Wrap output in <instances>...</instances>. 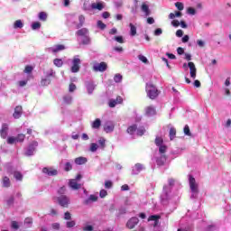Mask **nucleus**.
Returning a JSON list of instances; mask_svg holds the SVG:
<instances>
[{
    "label": "nucleus",
    "instance_id": "nucleus-25",
    "mask_svg": "<svg viewBox=\"0 0 231 231\" xmlns=\"http://www.w3.org/2000/svg\"><path fill=\"white\" fill-rule=\"evenodd\" d=\"M100 125H102V121L97 118L91 125L92 129H100Z\"/></svg>",
    "mask_w": 231,
    "mask_h": 231
},
{
    "label": "nucleus",
    "instance_id": "nucleus-42",
    "mask_svg": "<svg viewBox=\"0 0 231 231\" xmlns=\"http://www.w3.org/2000/svg\"><path fill=\"white\" fill-rule=\"evenodd\" d=\"M138 59H139V60H141V62H143V64H148L149 63V60H147V57H145L142 54H140L138 56Z\"/></svg>",
    "mask_w": 231,
    "mask_h": 231
},
{
    "label": "nucleus",
    "instance_id": "nucleus-36",
    "mask_svg": "<svg viewBox=\"0 0 231 231\" xmlns=\"http://www.w3.org/2000/svg\"><path fill=\"white\" fill-rule=\"evenodd\" d=\"M98 198L95 195H90V197L85 200V205H88L90 201H97Z\"/></svg>",
    "mask_w": 231,
    "mask_h": 231
},
{
    "label": "nucleus",
    "instance_id": "nucleus-62",
    "mask_svg": "<svg viewBox=\"0 0 231 231\" xmlns=\"http://www.w3.org/2000/svg\"><path fill=\"white\" fill-rule=\"evenodd\" d=\"M14 196H11L8 199H7V205L10 207V205H14Z\"/></svg>",
    "mask_w": 231,
    "mask_h": 231
},
{
    "label": "nucleus",
    "instance_id": "nucleus-17",
    "mask_svg": "<svg viewBox=\"0 0 231 231\" xmlns=\"http://www.w3.org/2000/svg\"><path fill=\"white\" fill-rule=\"evenodd\" d=\"M11 185L12 182L10 181V178L7 176L2 178V187H4V189H8L11 187Z\"/></svg>",
    "mask_w": 231,
    "mask_h": 231
},
{
    "label": "nucleus",
    "instance_id": "nucleus-32",
    "mask_svg": "<svg viewBox=\"0 0 231 231\" xmlns=\"http://www.w3.org/2000/svg\"><path fill=\"white\" fill-rule=\"evenodd\" d=\"M48 19V14H46V12H41L39 14V20L40 21H46Z\"/></svg>",
    "mask_w": 231,
    "mask_h": 231
},
{
    "label": "nucleus",
    "instance_id": "nucleus-33",
    "mask_svg": "<svg viewBox=\"0 0 231 231\" xmlns=\"http://www.w3.org/2000/svg\"><path fill=\"white\" fill-rule=\"evenodd\" d=\"M136 131L137 136H143L145 134V128L143 126L137 128Z\"/></svg>",
    "mask_w": 231,
    "mask_h": 231
},
{
    "label": "nucleus",
    "instance_id": "nucleus-5",
    "mask_svg": "<svg viewBox=\"0 0 231 231\" xmlns=\"http://www.w3.org/2000/svg\"><path fill=\"white\" fill-rule=\"evenodd\" d=\"M58 203L60 205V207H63L64 208H68L69 207V198L66 195H61L58 197Z\"/></svg>",
    "mask_w": 231,
    "mask_h": 231
},
{
    "label": "nucleus",
    "instance_id": "nucleus-3",
    "mask_svg": "<svg viewBox=\"0 0 231 231\" xmlns=\"http://www.w3.org/2000/svg\"><path fill=\"white\" fill-rule=\"evenodd\" d=\"M189 189L193 194H198L199 192V189L198 188V182H196V179L192 175H189Z\"/></svg>",
    "mask_w": 231,
    "mask_h": 231
},
{
    "label": "nucleus",
    "instance_id": "nucleus-26",
    "mask_svg": "<svg viewBox=\"0 0 231 231\" xmlns=\"http://www.w3.org/2000/svg\"><path fill=\"white\" fill-rule=\"evenodd\" d=\"M62 50H66V47L62 44H58L55 48L51 49L52 53H58V51H62Z\"/></svg>",
    "mask_w": 231,
    "mask_h": 231
},
{
    "label": "nucleus",
    "instance_id": "nucleus-12",
    "mask_svg": "<svg viewBox=\"0 0 231 231\" xmlns=\"http://www.w3.org/2000/svg\"><path fill=\"white\" fill-rule=\"evenodd\" d=\"M13 116L16 120L19 119L21 116H23V106H15Z\"/></svg>",
    "mask_w": 231,
    "mask_h": 231
},
{
    "label": "nucleus",
    "instance_id": "nucleus-21",
    "mask_svg": "<svg viewBox=\"0 0 231 231\" xmlns=\"http://www.w3.org/2000/svg\"><path fill=\"white\" fill-rule=\"evenodd\" d=\"M137 129H138L137 125H132L128 126V128L126 129V133L128 134L133 135V134H134V133H136Z\"/></svg>",
    "mask_w": 231,
    "mask_h": 231
},
{
    "label": "nucleus",
    "instance_id": "nucleus-43",
    "mask_svg": "<svg viewBox=\"0 0 231 231\" xmlns=\"http://www.w3.org/2000/svg\"><path fill=\"white\" fill-rule=\"evenodd\" d=\"M98 149V144H97V143H92L91 144H90V149H89V151L91 152H97V150Z\"/></svg>",
    "mask_w": 231,
    "mask_h": 231
},
{
    "label": "nucleus",
    "instance_id": "nucleus-15",
    "mask_svg": "<svg viewBox=\"0 0 231 231\" xmlns=\"http://www.w3.org/2000/svg\"><path fill=\"white\" fill-rule=\"evenodd\" d=\"M76 35H78V37H86L89 35V30H88V28L79 29L76 32Z\"/></svg>",
    "mask_w": 231,
    "mask_h": 231
},
{
    "label": "nucleus",
    "instance_id": "nucleus-6",
    "mask_svg": "<svg viewBox=\"0 0 231 231\" xmlns=\"http://www.w3.org/2000/svg\"><path fill=\"white\" fill-rule=\"evenodd\" d=\"M72 73H79L80 71V59L74 58L72 60V67L70 69Z\"/></svg>",
    "mask_w": 231,
    "mask_h": 231
},
{
    "label": "nucleus",
    "instance_id": "nucleus-49",
    "mask_svg": "<svg viewBox=\"0 0 231 231\" xmlns=\"http://www.w3.org/2000/svg\"><path fill=\"white\" fill-rule=\"evenodd\" d=\"M24 138H26V135L19 134L16 137V142H24Z\"/></svg>",
    "mask_w": 231,
    "mask_h": 231
},
{
    "label": "nucleus",
    "instance_id": "nucleus-58",
    "mask_svg": "<svg viewBox=\"0 0 231 231\" xmlns=\"http://www.w3.org/2000/svg\"><path fill=\"white\" fill-rule=\"evenodd\" d=\"M114 80H115V82H122V75L116 74V75L114 77Z\"/></svg>",
    "mask_w": 231,
    "mask_h": 231
},
{
    "label": "nucleus",
    "instance_id": "nucleus-28",
    "mask_svg": "<svg viewBox=\"0 0 231 231\" xmlns=\"http://www.w3.org/2000/svg\"><path fill=\"white\" fill-rule=\"evenodd\" d=\"M14 178H15L17 181H23V173H21L20 171H14Z\"/></svg>",
    "mask_w": 231,
    "mask_h": 231
},
{
    "label": "nucleus",
    "instance_id": "nucleus-22",
    "mask_svg": "<svg viewBox=\"0 0 231 231\" xmlns=\"http://www.w3.org/2000/svg\"><path fill=\"white\" fill-rule=\"evenodd\" d=\"M91 8L92 10H99L102 11L104 10V4L98 2V3H92L91 4Z\"/></svg>",
    "mask_w": 231,
    "mask_h": 231
},
{
    "label": "nucleus",
    "instance_id": "nucleus-59",
    "mask_svg": "<svg viewBox=\"0 0 231 231\" xmlns=\"http://www.w3.org/2000/svg\"><path fill=\"white\" fill-rule=\"evenodd\" d=\"M113 187V182L111 180L105 181V188L111 189Z\"/></svg>",
    "mask_w": 231,
    "mask_h": 231
},
{
    "label": "nucleus",
    "instance_id": "nucleus-23",
    "mask_svg": "<svg viewBox=\"0 0 231 231\" xmlns=\"http://www.w3.org/2000/svg\"><path fill=\"white\" fill-rule=\"evenodd\" d=\"M76 165H84V163H88V158L86 157H78L75 159Z\"/></svg>",
    "mask_w": 231,
    "mask_h": 231
},
{
    "label": "nucleus",
    "instance_id": "nucleus-61",
    "mask_svg": "<svg viewBox=\"0 0 231 231\" xmlns=\"http://www.w3.org/2000/svg\"><path fill=\"white\" fill-rule=\"evenodd\" d=\"M99 196H100V198H106V196H107V190L101 189L99 192Z\"/></svg>",
    "mask_w": 231,
    "mask_h": 231
},
{
    "label": "nucleus",
    "instance_id": "nucleus-7",
    "mask_svg": "<svg viewBox=\"0 0 231 231\" xmlns=\"http://www.w3.org/2000/svg\"><path fill=\"white\" fill-rule=\"evenodd\" d=\"M138 223H140V219H138L136 217H133L126 222V227H128L129 230H133V228H134Z\"/></svg>",
    "mask_w": 231,
    "mask_h": 231
},
{
    "label": "nucleus",
    "instance_id": "nucleus-8",
    "mask_svg": "<svg viewBox=\"0 0 231 231\" xmlns=\"http://www.w3.org/2000/svg\"><path fill=\"white\" fill-rule=\"evenodd\" d=\"M39 145V143L37 141H33L29 146L25 152L26 156H32L33 152H35V147Z\"/></svg>",
    "mask_w": 231,
    "mask_h": 231
},
{
    "label": "nucleus",
    "instance_id": "nucleus-44",
    "mask_svg": "<svg viewBox=\"0 0 231 231\" xmlns=\"http://www.w3.org/2000/svg\"><path fill=\"white\" fill-rule=\"evenodd\" d=\"M32 71H33V67L30 65H26L24 68L23 73L30 74L32 73Z\"/></svg>",
    "mask_w": 231,
    "mask_h": 231
},
{
    "label": "nucleus",
    "instance_id": "nucleus-34",
    "mask_svg": "<svg viewBox=\"0 0 231 231\" xmlns=\"http://www.w3.org/2000/svg\"><path fill=\"white\" fill-rule=\"evenodd\" d=\"M162 217L160 215H152L149 217L148 221H155V223H158V219H160Z\"/></svg>",
    "mask_w": 231,
    "mask_h": 231
},
{
    "label": "nucleus",
    "instance_id": "nucleus-41",
    "mask_svg": "<svg viewBox=\"0 0 231 231\" xmlns=\"http://www.w3.org/2000/svg\"><path fill=\"white\" fill-rule=\"evenodd\" d=\"M15 142H17V138L16 137L11 136V137L7 138V143L9 145H14V143H15Z\"/></svg>",
    "mask_w": 231,
    "mask_h": 231
},
{
    "label": "nucleus",
    "instance_id": "nucleus-39",
    "mask_svg": "<svg viewBox=\"0 0 231 231\" xmlns=\"http://www.w3.org/2000/svg\"><path fill=\"white\" fill-rule=\"evenodd\" d=\"M159 152L160 154H165L167 152V145L162 144L159 146Z\"/></svg>",
    "mask_w": 231,
    "mask_h": 231
},
{
    "label": "nucleus",
    "instance_id": "nucleus-19",
    "mask_svg": "<svg viewBox=\"0 0 231 231\" xmlns=\"http://www.w3.org/2000/svg\"><path fill=\"white\" fill-rule=\"evenodd\" d=\"M86 88L88 95H91L95 91V84L91 81L86 83Z\"/></svg>",
    "mask_w": 231,
    "mask_h": 231
},
{
    "label": "nucleus",
    "instance_id": "nucleus-40",
    "mask_svg": "<svg viewBox=\"0 0 231 231\" xmlns=\"http://www.w3.org/2000/svg\"><path fill=\"white\" fill-rule=\"evenodd\" d=\"M83 40H82V44H89L91 42V38H89V34H88L87 36H83Z\"/></svg>",
    "mask_w": 231,
    "mask_h": 231
},
{
    "label": "nucleus",
    "instance_id": "nucleus-10",
    "mask_svg": "<svg viewBox=\"0 0 231 231\" xmlns=\"http://www.w3.org/2000/svg\"><path fill=\"white\" fill-rule=\"evenodd\" d=\"M69 187L72 189V190H79V189L82 188V184L78 183L77 180L71 179L69 181Z\"/></svg>",
    "mask_w": 231,
    "mask_h": 231
},
{
    "label": "nucleus",
    "instance_id": "nucleus-9",
    "mask_svg": "<svg viewBox=\"0 0 231 231\" xmlns=\"http://www.w3.org/2000/svg\"><path fill=\"white\" fill-rule=\"evenodd\" d=\"M42 172L43 174H47V176H57V174H59V171L56 169L48 167H44Z\"/></svg>",
    "mask_w": 231,
    "mask_h": 231
},
{
    "label": "nucleus",
    "instance_id": "nucleus-47",
    "mask_svg": "<svg viewBox=\"0 0 231 231\" xmlns=\"http://www.w3.org/2000/svg\"><path fill=\"white\" fill-rule=\"evenodd\" d=\"M97 28H99L100 30H106V23H102V21L98 20L97 21Z\"/></svg>",
    "mask_w": 231,
    "mask_h": 231
},
{
    "label": "nucleus",
    "instance_id": "nucleus-45",
    "mask_svg": "<svg viewBox=\"0 0 231 231\" xmlns=\"http://www.w3.org/2000/svg\"><path fill=\"white\" fill-rule=\"evenodd\" d=\"M184 134H186V136H191L192 134L190 133V128L189 127V125H186L184 126Z\"/></svg>",
    "mask_w": 231,
    "mask_h": 231
},
{
    "label": "nucleus",
    "instance_id": "nucleus-18",
    "mask_svg": "<svg viewBox=\"0 0 231 231\" xmlns=\"http://www.w3.org/2000/svg\"><path fill=\"white\" fill-rule=\"evenodd\" d=\"M141 10L143 12V14L147 16L151 15V9H149V5L147 4L143 3L141 5Z\"/></svg>",
    "mask_w": 231,
    "mask_h": 231
},
{
    "label": "nucleus",
    "instance_id": "nucleus-13",
    "mask_svg": "<svg viewBox=\"0 0 231 231\" xmlns=\"http://www.w3.org/2000/svg\"><path fill=\"white\" fill-rule=\"evenodd\" d=\"M0 135H1V138H6V136H8V124L6 123H4L2 125V128L0 130Z\"/></svg>",
    "mask_w": 231,
    "mask_h": 231
},
{
    "label": "nucleus",
    "instance_id": "nucleus-46",
    "mask_svg": "<svg viewBox=\"0 0 231 231\" xmlns=\"http://www.w3.org/2000/svg\"><path fill=\"white\" fill-rule=\"evenodd\" d=\"M75 225H77V222H75V220L68 221L66 223L67 228H73V226H75Z\"/></svg>",
    "mask_w": 231,
    "mask_h": 231
},
{
    "label": "nucleus",
    "instance_id": "nucleus-20",
    "mask_svg": "<svg viewBox=\"0 0 231 231\" xmlns=\"http://www.w3.org/2000/svg\"><path fill=\"white\" fill-rule=\"evenodd\" d=\"M165 162H167V156L162 154L159 159H157L156 163L159 167L165 165Z\"/></svg>",
    "mask_w": 231,
    "mask_h": 231
},
{
    "label": "nucleus",
    "instance_id": "nucleus-56",
    "mask_svg": "<svg viewBox=\"0 0 231 231\" xmlns=\"http://www.w3.org/2000/svg\"><path fill=\"white\" fill-rule=\"evenodd\" d=\"M98 143H99L101 149H104L106 147V139H104V138L99 139Z\"/></svg>",
    "mask_w": 231,
    "mask_h": 231
},
{
    "label": "nucleus",
    "instance_id": "nucleus-24",
    "mask_svg": "<svg viewBox=\"0 0 231 231\" xmlns=\"http://www.w3.org/2000/svg\"><path fill=\"white\" fill-rule=\"evenodd\" d=\"M79 23L76 25L77 30H79V28H82L84 26V23H86V17L84 15L79 16Z\"/></svg>",
    "mask_w": 231,
    "mask_h": 231
},
{
    "label": "nucleus",
    "instance_id": "nucleus-27",
    "mask_svg": "<svg viewBox=\"0 0 231 231\" xmlns=\"http://www.w3.org/2000/svg\"><path fill=\"white\" fill-rule=\"evenodd\" d=\"M129 26H130V35L132 37H134L136 35V26H134V24L133 23H130Z\"/></svg>",
    "mask_w": 231,
    "mask_h": 231
},
{
    "label": "nucleus",
    "instance_id": "nucleus-57",
    "mask_svg": "<svg viewBox=\"0 0 231 231\" xmlns=\"http://www.w3.org/2000/svg\"><path fill=\"white\" fill-rule=\"evenodd\" d=\"M118 103L116 99H110L109 101V107H116Z\"/></svg>",
    "mask_w": 231,
    "mask_h": 231
},
{
    "label": "nucleus",
    "instance_id": "nucleus-14",
    "mask_svg": "<svg viewBox=\"0 0 231 231\" xmlns=\"http://www.w3.org/2000/svg\"><path fill=\"white\" fill-rule=\"evenodd\" d=\"M105 133H113L115 131V124L108 122L104 126Z\"/></svg>",
    "mask_w": 231,
    "mask_h": 231
},
{
    "label": "nucleus",
    "instance_id": "nucleus-48",
    "mask_svg": "<svg viewBox=\"0 0 231 231\" xmlns=\"http://www.w3.org/2000/svg\"><path fill=\"white\" fill-rule=\"evenodd\" d=\"M114 41H116V42H119V44H124V37L123 36H115Z\"/></svg>",
    "mask_w": 231,
    "mask_h": 231
},
{
    "label": "nucleus",
    "instance_id": "nucleus-29",
    "mask_svg": "<svg viewBox=\"0 0 231 231\" xmlns=\"http://www.w3.org/2000/svg\"><path fill=\"white\" fill-rule=\"evenodd\" d=\"M24 26V23H23V21L21 20H16L14 23V28L17 30V28H23Z\"/></svg>",
    "mask_w": 231,
    "mask_h": 231
},
{
    "label": "nucleus",
    "instance_id": "nucleus-50",
    "mask_svg": "<svg viewBox=\"0 0 231 231\" xmlns=\"http://www.w3.org/2000/svg\"><path fill=\"white\" fill-rule=\"evenodd\" d=\"M39 28H41V23L39 22H35L32 24V30H39Z\"/></svg>",
    "mask_w": 231,
    "mask_h": 231
},
{
    "label": "nucleus",
    "instance_id": "nucleus-54",
    "mask_svg": "<svg viewBox=\"0 0 231 231\" xmlns=\"http://www.w3.org/2000/svg\"><path fill=\"white\" fill-rule=\"evenodd\" d=\"M11 226L14 230H19V223L17 221H12Z\"/></svg>",
    "mask_w": 231,
    "mask_h": 231
},
{
    "label": "nucleus",
    "instance_id": "nucleus-63",
    "mask_svg": "<svg viewBox=\"0 0 231 231\" xmlns=\"http://www.w3.org/2000/svg\"><path fill=\"white\" fill-rule=\"evenodd\" d=\"M51 227L53 228V230H59L60 228V224L53 223L51 224Z\"/></svg>",
    "mask_w": 231,
    "mask_h": 231
},
{
    "label": "nucleus",
    "instance_id": "nucleus-4",
    "mask_svg": "<svg viewBox=\"0 0 231 231\" xmlns=\"http://www.w3.org/2000/svg\"><path fill=\"white\" fill-rule=\"evenodd\" d=\"M93 71L104 73L107 69V63L102 61L100 63H94L92 67Z\"/></svg>",
    "mask_w": 231,
    "mask_h": 231
},
{
    "label": "nucleus",
    "instance_id": "nucleus-35",
    "mask_svg": "<svg viewBox=\"0 0 231 231\" xmlns=\"http://www.w3.org/2000/svg\"><path fill=\"white\" fill-rule=\"evenodd\" d=\"M73 170V165H71V162H66L64 167L65 172H69V171Z\"/></svg>",
    "mask_w": 231,
    "mask_h": 231
},
{
    "label": "nucleus",
    "instance_id": "nucleus-11",
    "mask_svg": "<svg viewBox=\"0 0 231 231\" xmlns=\"http://www.w3.org/2000/svg\"><path fill=\"white\" fill-rule=\"evenodd\" d=\"M188 66L189 68V75H190L191 79H196V73L198 71V69H196V65L194 64V62L189 61L188 63Z\"/></svg>",
    "mask_w": 231,
    "mask_h": 231
},
{
    "label": "nucleus",
    "instance_id": "nucleus-60",
    "mask_svg": "<svg viewBox=\"0 0 231 231\" xmlns=\"http://www.w3.org/2000/svg\"><path fill=\"white\" fill-rule=\"evenodd\" d=\"M188 14H189V15H196V9H194L192 7H189Z\"/></svg>",
    "mask_w": 231,
    "mask_h": 231
},
{
    "label": "nucleus",
    "instance_id": "nucleus-30",
    "mask_svg": "<svg viewBox=\"0 0 231 231\" xmlns=\"http://www.w3.org/2000/svg\"><path fill=\"white\" fill-rule=\"evenodd\" d=\"M154 143H155V145H156L157 147H160V146L163 145V138H162V137H160V136H157V137L155 138Z\"/></svg>",
    "mask_w": 231,
    "mask_h": 231
},
{
    "label": "nucleus",
    "instance_id": "nucleus-37",
    "mask_svg": "<svg viewBox=\"0 0 231 231\" xmlns=\"http://www.w3.org/2000/svg\"><path fill=\"white\" fill-rule=\"evenodd\" d=\"M176 138V128L170 129V140H174Z\"/></svg>",
    "mask_w": 231,
    "mask_h": 231
},
{
    "label": "nucleus",
    "instance_id": "nucleus-52",
    "mask_svg": "<svg viewBox=\"0 0 231 231\" xmlns=\"http://www.w3.org/2000/svg\"><path fill=\"white\" fill-rule=\"evenodd\" d=\"M24 223L25 225H32L33 223V218L32 217H27L24 219Z\"/></svg>",
    "mask_w": 231,
    "mask_h": 231
},
{
    "label": "nucleus",
    "instance_id": "nucleus-38",
    "mask_svg": "<svg viewBox=\"0 0 231 231\" xmlns=\"http://www.w3.org/2000/svg\"><path fill=\"white\" fill-rule=\"evenodd\" d=\"M53 63H54V66H57V68H62L63 62H62V60L60 59H55L53 60Z\"/></svg>",
    "mask_w": 231,
    "mask_h": 231
},
{
    "label": "nucleus",
    "instance_id": "nucleus-51",
    "mask_svg": "<svg viewBox=\"0 0 231 231\" xmlns=\"http://www.w3.org/2000/svg\"><path fill=\"white\" fill-rule=\"evenodd\" d=\"M175 6L176 8H178L180 11L183 10V8H185V6L183 5V3L181 2H176L175 3Z\"/></svg>",
    "mask_w": 231,
    "mask_h": 231
},
{
    "label": "nucleus",
    "instance_id": "nucleus-1",
    "mask_svg": "<svg viewBox=\"0 0 231 231\" xmlns=\"http://www.w3.org/2000/svg\"><path fill=\"white\" fill-rule=\"evenodd\" d=\"M145 91L147 97L151 98V100H156V98H158L160 96V90H158L156 86H154L152 83H146Z\"/></svg>",
    "mask_w": 231,
    "mask_h": 231
},
{
    "label": "nucleus",
    "instance_id": "nucleus-2",
    "mask_svg": "<svg viewBox=\"0 0 231 231\" xmlns=\"http://www.w3.org/2000/svg\"><path fill=\"white\" fill-rule=\"evenodd\" d=\"M45 77L46 78L42 79L41 80V86L42 87L50 86L51 84V79L50 78L55 77V71H53V69H50Z\"/></svg>",
    "mask_w": 231,
    "mask_h": 231
},
{
    "label": "nucleus",
    "instance_id": "nucleus-55",
    "mask_svg": "<svg viewBox=\"0 0 231 231\" xmlns=\"http://www.w3.org/2000/svg\"><path fill=\"white\" fill-rule=\"evenodd\" d=\"M64 219H65L66 221H69V220L71 219V213H69V211H66V212L64 213Z\"/></svg>",
    "mask_w": 231,
    "mask_h": 231
},
{
    "label": "nucleus",
    "instance_id": "nucleus-31",
    "mask_svg": "<svg viewBox=\"0 0 231 231\" xmlns=\"http://www.w3.org/2000/svg\"><path fill=\"white\" fill-rule=\"evenodd\" d=\"M143 170V164L136 163L134 171H136V174H138V172H142Z\"/></svg>",
    "mask_w": 231,
    "mask_h": 231
},
{
    "label": "nucleus",
    "instance_id": "nucleus-16",
    "mask_svg": "<svg viewBox=\"0 0 231 231\" xmlns=\"http://www.w3.org/2000/svg\"><path fill=\"white\" fill-rule=\"evenodd\" d=\"M145 115L147 116H153V115H156V108L152 106H147L145 108Z\"/></svg>",
    "mask_w": 231,
    "mask_h": 231
},
{
    "label": "nucleus",
    "instance_id": "nucleus-64",
    "mask_svg": "<svg viewBox=\"0 0 231 231\" xmlns=\"http://www.w3.org/2000/svg\"><path fill=\"white\" fill-rule=\"evenodd\" d=\"M84 231H93L95 230V228L93 227V226H86L85 227H83Z\"/></svg>",
    "mask_w": 231,
    "mask_h": 231
},
{
    "label": "nucleus",
    "instance_id": "nucleus-53",
    "mask_svg": "<svg viewBox=\"0 0 231 231\" xmlns=\"http://www.w3.org/2000/svg\"><path fill=\"white\" fill-rule=\"evenodd\" d=\"M66 192V186H62L58 189V194H60V196H62L63 194H65Z\"/></svg>",
    "mask_w": 231,
    "mask_h": 231
}]
</instances>
